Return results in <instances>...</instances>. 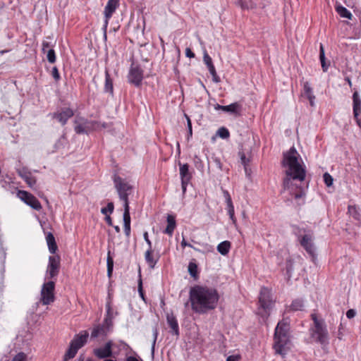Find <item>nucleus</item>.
<instances>
[{"mask_svg": "<svg viewBox=\"0 0 361 361\" xmlns=\"http://www.w3.org/2000/svg\"><path fill=\"white\" fill-rule=\"evenodd\" d=\"M282 165L286 169L283 189L288 190L295 200L302 198L305 195V190L295 184L294 181H303L306 176V169L300 155L294 147L283 153Z\"/></svg>", "mask_w": 361, "mask_h": 361, "instance_id": "nucleus-1", "label": "nucleus"}, {"mask_svg": "<svg viewBox=\"0 0 361 361\" xmlns=\"http://www.w3.org/2000/svg\"><path fill=\"white\" fill-rule=\"evenodd\" d=\"M217 290L212 287L195 285L190 288L189 300L192 311L199 314L214 310L219 302Z\"/></svg>", "mask_w": 361, "mask_h": 361, "instance_id": "nucleus-2", "label": "nucleus"}, {"mask_svg": "<svg viewBox=\"0 0 361 361\" xmlns=\"http://www.w3.org/2000/svg\"><path fill=\"white\" fill-rule=\"evenodd\" d=\"M288 319H285L279 322L275 329L274 348L276 353L281 355L282 357H285L287 352L286 345L288 342Z\"/></svg>", "mask_w": 361, "mask_h": 361, "instance_id": "nucleus-3", "label": "nucleus"}, {"mask_svg": "<svg viewBox=\"0 0 361 361\" xmlns=\"http://www.w3.org/2000/svg\"><path fill=\"white\" fill-rule=\"evenodd\" d=\"M311 318L313 321V326L310 329L312 337L322 346H327L329 336L324 320L318 319L315 313L311 314Z\"/></svg>", "mask_w": 361, "mask_h": 361, "instance_id": "nucleus-4", "label": "nucleus"}, {"mask_svg": "<svg viewBox=\"0 0 361 361\" xmlns=\"http://www.w3.org/2000/svg\"><path fill=\"white\" fill-rule=\"evenodd\" d=\"M113 181L119 199L123 202L124 210L130 209L128 197L133 192V186L128 180L116 173L113 176Z\"/></svg>", "mask_w": 361, "mask_h": 361, "instance_id": "nucleus-5", "label": "nucleus"}, {"mask_svg": "<svg viewBox=\"0 0 361 361\" xmlns=\"http://www.w3.org/2000/svg\"><path fill=\"white\" fill-rule=\"evenodd\" d=\"M259 304L258 314L264 319H267L272 305L271 291L267 288L263 287L261 288L259 295Z\"/></svg>", "mask_w": 361, "mask_h": 361, "instance_id": "nucleus-6", "label": "nucleus"}, {"mask_svg": "<svg viewBox=\"0 0 361 361\" xmlns=\"http://www.w3.org/2000/svg\"><path fill=\"white\" fill-rule=\"evenodd\" d=\"M74 123V130L77 134L87 133L90 130H97L100 125L99 121H89L82 117H76Z\"/></svg>", "mask_w": 361, "mask_h": 361, "instance_id": "nucleus-7", "label": "nucleus"}, {"mask_svg": "<svg viewBox=\"0 0 361 361\" xmlns=\"http://www.w3.org/2000/svg\"><path fill=\"white\" fill-rule=\"evenodd\" d=\"M55 282L49 281L44 283L40 292L39 302L44 305H48L54 302L55 300Z\"/></svg>", "mask_w": 361, "mask_h": 361, "instance_id": "nucleus-8", "label": "nucleus"}, {"mask_svg": "<svg viewBox=\"0 0 361 361\" xmlns=\"http://www.w3.org/2000/svg\"><path fill=\"white\" fill-rule=\"evenodd\" d=\"M60 267V256L58 255L49 256L45 278L47 279H54L56 278L59 274Z\"/></svg>", "mask_w": 361, "mask_h": 361, "instance_id": "nucleus-9", "label": "nucleus"}, {"mask_svg": "<svg viewBox=\"0 0 361 361\" xmlns=\"http://www.w3.org/2000/svg\"><path fill=\"white\" fill-rule=\"evenodd\" d=\"M143 80V70L137 65L132 64L128 74V82L138 87Z\"/></svg>", "mask_w": 361, "mask_h": 361, "instance_id": "nucleus-10", "label": "nucleus"}, {"mask_svg": "<svg viewBox=\"0 0 361 361\" xmlns=\"http://www.w3.org/2000/svg\"><path fill=\"white\" fill-rule=\"evenodd\" d=\"M17 197L37 211H39L42 209L39 201L34 195L27 191L18 190Z\"/></svg>", "mask_w": 361, "mask_h": 361, "instance_id": "nucleus-11", "label": "nucleus"}, {"mask_svg": "<svg viewBox=\"0 0 361 361\" xmlns=\"http://www.w3.org/2000/svg\"><path fill=\"white\" fill-rule=\"evenodd\" d=\"M313 240L314 236L311 233L305 234L299 239L301 246L314 258L315 257V246Z\"/></svg>", "mask_w": 361, "mask_h": 361, "instance_id": "nucleus-12", "label": "nucleus"}, {"mask_svg": "<svg viewBox=\"0 0 361 361\" xmlns=\"http://www.w3.org/2000/svg\"><path fill=\"white\" fill-rule=\"evenodd\" d=\"M74 115L73 111L70 108H63L54 112L52 117L56 118L62 126H64L68 120Z\"/></svg>", "mask_w": 361, "mask_h": 361, "instance_id": "nucleus-13", "label": "nucleus"}, {"mask_svg": "<svg viewBox=\"0 0 361 361\" xmlns=\"http://www.w3.org/2000/svg\"><path fill=\"white\" fill-rule=\"evenodd\" d=\"M119 0H109L104 8L105 27L107 26L109 20L111 18L113 13L118 7Z\"/></svg>", "mask_w": 361, "mask_h": 361, "instance_id": "nucleus-14", "label": "nucleus"}, {"mask_svg": "<svg viewBox=\"0 0 361 361\" xmlns=\"http://www.w3.org/2000/svg\"><path fill=\"white\" fill-rule=\"evenodd\" d=\"M215 110H222L225 112H228L235 116H239L240 114L241 105L238 102H234L227 106H222L219 104L214 105Z\"/></svg>", "mask_w": 361, "mask_h": 361, "instance_id": "nucleus-15", "label": "nucleus"}, {"mask_svg": "<svg viewBox=\"0 0 361 361\" xmlns=\"http://www.w3.org/2000/svg\"><path fill=\"white\" fill-rule=\"evenodd\" d=\"M353 109L354 117L357 121V124L360 126V120L359 115L361 113V99L359 97L358 92L356 91L353 94Z\"/></svg>", "mask_w": 361, "mask_h": 361, "instance_id": "nucleus-16", "label": "nucleus"}, {"mask_svg": "<svg viewBox=\"0 0 361 361\" xmlns=\"http://www.w3.org/2000/svg\"><path fill=\"white\" fill-rule=\"evenodd\" d=\"M112 342H107L104 347L97 348L94 350V355L99 358L109 357L112 355Z\"/></svg>", "mask_w": 361, "mask_h": 361, "instance_id": "nucleus-17", "label": "nucleus"}, {"mask_svg": "<svg viewBox=\"0 0 361 361\" xmlns=\"http://www.w3.org/2000/svg\"><path fill=\"white\" fill-rule=\"evenodd\" d=\"M88 336V332L87 331H82L80 334L75 335L71 343H73L75 347L80 349L86 343Z\"/></svg>", "mask_w": 361, "mask_h": 361, "instance_id": "nucleus-18", "label": "nucleus"}, {"mask_svg": "<svg viewBox=\"0 0 361 361\" xmlns=\"http://www.w3.org/2000/svg\"><path fill=\"white\" fill-rule=\"evenodd\" d=\"M234 4L244 11H255L257 8V4L252 0H235Z\"/></svg>", "mask_w": 361, "mask_h": 361, "instance_id": "nucleus-19", "label": "nucleus"}, {"mask_svg": "<svg viewBox=\"0 0 361 361\" xmlns=\"http://www.w3.org/2000/svg\"><path fill=\"white\" fill-rule=\"evenodd\" d=\"M145 259L149 267L153 269L157 263L159 259V256L157 255L154 257L153 255L152 248H148L145 253Z\"/></svg>", "mask_w": 361, "mask_h": 361, "instance_id": "nucleus-20", "label": "nucleus"}, {"mask_svg": "<svg viewBox=\"0 0 361 361\" xmlns=\"http://www.w3.org/2000/svg\"><path fill=\"white\" fill-rule=\"evenodd\" d=\"M46 240L49 252L51 254H55L58 249V247L54 235L51 233H48L46 236Z\"/></svg>", "mask_w": 361, "mask_h": 361, "instance_id": "nucleus-21", "label": "nucleus"}, {"mask_svg": "<svg viewBox=\"0 0 361 361\" xmlns=\"http://www.w3.org/2000/svg\"><path fill=\"white\" fill-rule=\"evenodd\" d=\"M176 226V223L175 217L173 215L169 214L167 216V226L164 231V233L169 235H172Z\"/></svg>", "mask_w": 361, "mask_h": 361, "instance_id": "nucleus-22", "label": "nucleus"}, {"mask_svg": "<svg viewBox=\"0 0 361 361\" xmlns=\"http://www.w3.org/2000/svg\"><path fill=\"white\" fill-rule=\"evenodd\" d=\"M123 224H124V231L127 236L130 235V209H125L123 212Z\"/></svg>", "mask_w": 361, "mask_h": 361, "instance_id": "nucleus-23", "label": "nucleus"}, {"mask_svg": "<svg viewBox=\"0 0 361 361\" xmlns=\"http://www.w3.org/2000/svg\"><path fill=\"white\" fill-rule=\"evenodd\" d=\"M19 176L26 182V183L32 188L36 183V178L33 177L30 172L20 171Z\"/></svg>", "mask_w": 361, "mask_h": 361, "instance_id": "nucleus-24", "label": "nucleus"}, {"mask_svg": "<svg viewBox=\"0 0 361 361\" xmlns=\"http://www.w3.org/2000/svg\"><path fill=\"white\" fill-rule=\"evenodd\" d=\"M104 91L106 92H109L111 95L114 94L113 80L111 78L108 71H105Z\"/></svg>", "mask_w": 361, "mask_h": 361, "instance_id": "nucleus-25", "label": "nucleus"}, {"mask_svg": "<svg viewBox=\"0 0 361 361\" xmlns=\"http://www.w3.org/2000/svg\"><path fill=\"white\" fill-rule=\"evenodd\" d=\"M180 176L181 180H190L191 178V174L189 172V166L188 164H180Z\"/></svg>", "mask_w": 361, "mask_h": 361, "instance_id": "nucleus-26", "label": "nucleus"}, {"mask_svg": "<svg viewBox=\"0 0 361 361\" xmlns=\"http://www.w3.org/2000/svg\"><path fill=\"white\" fill-rule=\"evenodd\" d=\"M319 59L322 65V68L324 72H326L329 67L330 63H326L324 48V46L321 44L319 47Z\"/></svg>", "mask_w": 361, "mask_h": 361, "instance_id": "nucleus-27", "label": "nucleus"}, {"mask_svg": "<svg viewBox=\"0 0 361 361\" xmlns=\"http://www.w3.org/2000/svg\"><path fill=\"white\" fill-rule=\"evenodd\" d=\"M167 322L172 329L173 334L176 336L179 334L178 324L176 319L173 316H167Z\"/></svg>", "mask_w": 361, "mask_h": 361, "instance_id": "nucleus-28", "label": "nucleus"}, {"mask_svg": "<svg viewBox=\"0 0 361 361\" xmlns=\"http://www.w3.org/2000/svg\"><path fill=\"white\" fill-rule=\"evenodd\" d=\"M336 11L341 18H348L349 20H351L353 18L350 11L341 5L336 6Z\"/></svg>", "mask_w": 361, "mask_h": 361, "instance_id": "nucleus-29", "label": "nucleus"}, {"mask_svg": "<svg viewBox=\"0 0 361 361\" xmlns=\"http://www.w3.org/2000/svg\"><path fill=\"white\" fill-rule=\"evenodd\" d=\"M231 249V243L228 240L220 243L217 246V251L222 255H226Z\"/></svg>", "mask_w": 361, "mask_h": 361, "instance_id": "nucleus-30", "label": "nucleus"}, {"mask_svg": "<svg viewBox=\"0 0 361 361\" xmlns=\"http://www.w3.org/2000/svg\"><path fill=\"white\" fill-rule=\"evenodd\" d=\"M304 93L307 98L309 99L310 105L313 106L315 97L314 96L312 89L308 82H305L304 84Z\"/></svg>", "mask_w": 361, "mask_h": 361, "instance_id": "nucleus-31", "label": "nucleus"}, {"mask_svg": "<svg viewBox=\"0 0 361 361\" xmlns=\"http://www.w3.org/2000/svg\"><path fill=\"white\" fill-rule=\"evenodd\" d=\"M106 334V329L104 326H96L93 328L91 333V338H95L101 336H105Z\"/></svg>", "mask_w": 361, "mask_h": 361, "instance_id": "nucleus-32", "label": "nucleus"}, {"mask_svg": "<svg viewBox=\"0 0 361 361\" xmlns=\"http://www.w3.org/2000/svg\"><path fill=\"white\" fill-rule=\"evenodd\" d=\"M304 308V302L302 300L295 299L289 306V310L291 311H302Z\"/></svg>", "mask_w": 361, "mask_h": 361, "instance_id": "nucleus-33", "label": "nucleus"}, {"mask_svg": "<svg viewBox=\"0 0 361 361\" xmlns=\"http://www.w3.org/2000/svg\"><path fill=\"white\" fill-rule=\"evenodd\" d=\"M78 350L79 349L77 347H75L73 343H71L69 348L64 355V361L73 358Z\"/></svg>", "mask_w": 361, "mask_h": 361, "instance_id": "nucleus-34", "label": "nucleus"}, {"mask_svg": "<svg viewBox=\"0 0 361 361\" xmlns=\"http://www.w3.org/2000/svg\"><path fill=\"white\" fill-rule=\"evenodd\" d=\"M223 195H224V197L225 198V201H226V203L227 205V207H226L227 211L233 209L234 206L233 204L231 197L229 192L226 190H223Z\"/></svg>", "mask_w": 361, "mask_h": 361, "instance_id": "nucleus-35", "label": "nucleus"}, {"mask_svg": "<svg viewBox=\"0 0 361 361\" xmlns=\"http://www.w3.org/2000/svg\"><path fill=\"white\" fill-rule=\"evenodd\" d=\"M188 272L192 277L196 278L197 276V265L192 262L188 264Z\"/></svg>", "mask_w": 361, "mask_h": 361, "instance_id": "nucleus-36", "label": "nucleus"}, {"mask_svg": "<svg viewBox=\"0 0 361 361\" xmlns=\"http://www.w3.org/2000/svg\"><path fill=\"white\" fill-rule=\"evenodd\" d=\"M106 264H107V274H108V276L110 277L111 276V274L113 271V267H114V259L110 256V252H108Z\"/></svg>", "mask_w": 361, "mask_h": 361, "instance_id": "nucleus-37", "label": "nucleus"}, {"mask_svg": "<svg viewBox=\"0 0 361 361\" xmlns=\"http://www.w3.org/2000/svg\"><path fill=\"white\" fill-rule=\"evenodd\" d=\"M207 68H208L210 74L212 75V80L214 82H216V83L219 82L221 81V80H220V78L219 77V75L216 73V71L214 66V65L210 66Z\"/></svg>", "mask_w": 361, "mask_h": 361, "instance_id": "nucleus-38", "label": "nucleus"}, {"mask_svg": "<svg viewBox=\"0 0 361 361\" xmlns=\"http://www.w3.org/2000/svg\"><path fill=\"white\" fill-rule=\"evenodd\" d=\"M216 135L223 139H226V138L229 137V136H230L228 130L224 127L220 128L217 130Z\"/></svg>", "mask_w": 361, "mask_h": 361, "instance_id": "nucleus-39", "label": "nucleus"}, {"mask_svg": "<svg viewBox=\"0 0 361 361\" xmlns=\"http://www.w3.org/2000/svg\"><path fill=\"white\" fill-rule=\"evenodd\" d=\"M194 164L196 169L200 171H204V164L202 159L197 155L194 157Z\"/></svg>", "mask_w": 361, "mask_h": 361, "instance_id": "nucleus-40", "label": "nucleus"}, {"mask_svg": "<svg viewBox=\"0 0 361 361\" xmlns=\"http://www.w3.org/2000/svg\"><path fill=\"white\" fill-rule=\"evenodd\" d=\"M114 205L113 202H109L106 207H103L101 209V212L103 214L107 215L108 213L111 214L114 212Z\"/></svg>", "mask_w": 361, "mask_h": 361, "instance_id": "nucleus-41", "label": "nucleus"}, {"mask_svg": "<svg viewBox=\"0 0 361 361\" xmlns=\"http://www.w3.org/2000/svg\"><path fill=\"white\" fill-rule=\"evenodd\" d=\"M47 52V58L48 61L51 63H54L56 61V54L54 50L53 49H49Z\"/></svg>", "mask_w": 361, "mask_h": 361, "instance_id": "nucleus-42", "label": "nucleus"}, {"mask_svg": "<svg viewBox=\"0 0 361 361\" xmlns=\"http://www.w3.org/2000/svg\"><path fill=\"white\" fill-rule=\"evenodd\" d=\"M157 336H158L157 328V327H154L153 328V337H154V339H153V341H152V348H151V352H152V356H154V348H155V344H156V341H157Z\"/></svg>", "mask_w": 361, "mask_h": 361, "instance_id": "nucleus-43", "label": "nucleus"}, {"mask_svg": "<svg viewBox=\"0 0 361 361\" xmlns=\"http://www.w3.org/2000/svg\"><path fill=\"white\" fill-rule=\"evenodd\" d=\"M323 177H324V183L328 187L332 185L334 179L329 173H325L324 174Z\"/></svg>", "mask_w": 361, "mask_h": 361, "instance_id": "nucleus-44", "label": "nucleus"}, {"mask_svg": "<svg viewBox=\"0 0 361 361\" xmlns=\"http://www.w3.org/2000/svg\"><path fill=\"white\" fill-rule=\"evenodd\" d=\"M203 61L207 68H209V66H210L214 65L212 58L209 56V54L207 53V51H204V53Z\"/></svg>", "mask_w": 361, "mask_h": 361, "instance_id": "nucleus-45", "label": "nucleus"}, {"mask_svg": "<svg viewBox=\"0 0 361 361\" xmlns=\"http://www.w3.org/2000/svg\"><path fill=\"white\" fill-rule=\"evenodd\" d=\"M51 74L52 77L54 78V79L56 82H58L60 80L61 76H60V74L59 73V70H58L56 66H54V67L52 68Z\"/></svg>", "mask_w": 361, "mask_h": 361, "instance_id": "nucleus-46", "label": "nucleus"}, {"mask_svg": "<svg viewBox=\"0 0 361 361\" xmlns=\"http://www.w3.org/2000/svg\"><path fill=\"white\" fill-rule=\"evenodd\" d=\"M227 212H228V214L229 215V217H230L231 220L232 221L233 224L235 226H237V220H236V218L235 217L234 209H232V210H228Z\"/></svg>", "mask_w": 361, "mask_h": 361, "instance_id": "nucleus-47", "label": "nucleus"}, {"mask_svg": "<svg viewBox=\"0 0 361 361\" xmlns=\"http://www.w3.org/2000/svg\"><path fill=\"white\" fill-rule=\"evenodd\" d=\"M25 355L23 353H20L16 355L12 360V361H25Z\"/></svg>", "mask_w": 361, "mask_h": 361, "instance_id": "nucleus-48", "label": "nucleus"}, {"mask_svg": "<svg viewBox=\"0 0 361 361\" xmlns=\"http://www.w3.org/2000/svg\"><path fill=\"white\" fill-rule=\"evenodd\" d=\"M240 155L241 163L245 166V169H246V166L249 163V159L246 158L244 153H240Z\"/></svg>", "mask_w": 361, "mask_h": 361, "instance_id": "nucleus-49", "label": "nucleus"}, {"mask_svg": "<svg viewBox=\"0 0 361 361\" xmlns=\"http://www.w3.org/2000/svg\"><path fill=\"white\" fill-rule=\"evenodd\" d=\"M343 326L342 323H341L339 326H338V333H337V338L340 341L342 340L343 336Z\"/></svg>", "mask_w": 361, "mask_h": 361, "instance_id": "nucleus-50", "label": "nucleus"}, {"mask_svg": "<svg viewBox=\"0 0 361 361\" xmlns=\"http://www.w3.org/2000/svg\"><path fill=\"white\" fill-rule=\"evenodd\" d=\"M213 159V161L214 163L215 164L216 166L220 170V171H223V168H222V164L221 162V160L218 157H214L212 158Z\"/></svg>", "mask_w": 361, "mask_h": 361, "instance_id": "nucleus-51", "label": "nucleus"}, {"mask_svg": "<svg viewBox=\"0 0 361 361\" xmlns=\"http://www.w3.org/2000/svg\"><path fill=\"white\" fill-rule=\"evenodd\" d=\"M185 117L187 118V126H188V135L189 136H192V123H191V121H190V118L187 115H185Z\"/></svg>", "mask_w": 361, "mask_h": 361, "instance_id": "nucleus-52", "label": "nucleus"}, {"mask_svg": "<svg viewBox=\"0 0 361 361\" xmlns=\"http://www.w3.org/2000/svg\"><path fill=\"white\" fill-rule=\"evenodd\" d=\"M140 276H141L140 275V279L138 281V292H139L141 298L142 299H144V293H143V290H142V279H141Z\"/></svg>", "mask_w": 361, "mask_h": 361, "instance_id": "nucleus-53", "label": "nucleus"}, {"mask_svg": "<svg viewBox=\"0 0 361 361\" xmlns=\"http://www.w3.org/2000/svg\"><path fill=\"white\" fill-rule=\"evenodd\" d=\"M51 47V45L50 44V43L49 42H47V41H44L42 42V51L43 52H47L49 48Z\"/></svg>", "mask_w": 361, "mask_h": 361, "instance_id": "nucleus-54", "label": "nucleus"}, {"mask_svg": "<svg viewBox=\"0 0 361 361\" xmlns=\"http://www.w3.org/2000/svg\"><path fill=\"white\" fill-rule=\"evenodd\" d=\"M356 314V312L355 310H354L353 309H350L347 311L346 312V317L348 318V319H352L353 318Z\"/></svg>", "mask_w": 361, "mask_h": 361, "instance_id": "nucleus-55", "label": "nucleus"}, {"mask_svg": "<svg viewBox=\"0 0 361 361\" xmlns=\"http://www.w3.org/2000/svg\"><path fill=\"white\" fill-rule=\"evenodd\" d=\"M143 237H144V239H145V242L148 245V248H152V242L149 239V237H148V233L147 232H145L144 234H143Z\"/></svg>", "mask_w": 361, "mask_h": 361, "instance_id": "nucleus-56", "label": "nucleus"}, {"mask_svg": "<svg viewBox=\"0 0 361 361\" xmlns=\"http://www.w3.org/2000/svg\"><path fill=\"white\" fill-rule=\"evenodd\" d=\"M180 245H181V247H183V248H184L185 247L188 246V247H192V248H193V249H195V247H193L190 243H188L185 240V238H183V240H182V241H181V243H180Z\"/></svg>", "mask_w": 361, "mask_h": 361, "instance_id": "nucleus-57", "label": "nucleus"}, {"mask_svg": "<svg viewBox=\"0 0 361 361\" xmlns=\"http://www.w3.org/2000/svg\"><path fill=\"white\" fill-rule=\"evenodd\" d=\"M185 55L188 58H194L195 57V54L192 51V50L190 48H186Z\"/></svg>", "mask_w": 361, "mask_h": 361, "instance_id": "nucleus-58", "label": "nucleus"}, {"mask_svg": "<svg viewBox=\"0 0 361 361\" xmlns=\"http://www.w3.org/2000/svg\"><path fill=\"white\" fill-rule=\"evenodd\" d=\"M190 180H181V185H182V190L183 192L185 193L186 191V187L188 184Z\"/></svg>", "mask_w": 361, "mask_h": 361, "instance_id": "nucleus-59", "label": "nucleus"}, {"mask_svg": "<svg viewBox=\"0 0 361 361\" xmlns=\"http://www.w3.org/2000/svg\"><path fill=\"white\" fill-rule=\"evenodd\" d=\"M226 361H239V357L235 355H230L227 357Z\"/></svg>", "mask_w": 361, "mask_h": 361, "instance_id": "nucleus-60", "label": "nucleus"}, {"mask_svg": "<svg viewBox=\"0 0 361 361\" xmlns=\"http://www.w3.org/2000/svg\"><path fill=\"white\" fill-rule=\"evenodd\" d=\"M105 220H106V223L108 224L109 226H113L112 219H111V218L110 217L109 215H106V216Z\"/></svg>", "mask_w": 361, "mask_h": 361, "instance_id": "nucleus-61", "label": "nucleus"}, {"mask_svg": "<svg viewBox=\"0 0 361 361\" xmlns=\"http://www.w3.org/2000/svg\"><path fill=\"white\" fill-rule=\"evenodd\" d=\"M126 361H140V360L133 356H130V357H127Z\"/></svg>", "mask_w": 361, "mask_h": 361, "instance_id": "nucleus-62", "label": "nucleus"}, {"mask_svg": "<svg viewBox=\"0 0 361 361\" xmlns=\"http://www.w3.org/2000/svg\"><path fill=\"white\" fill-rule=\"evenodd\" d=\"M99 123H100L99 128L97 130L107 128V124L106 123H101V122H99Z\"/></svg>", "mask_w": 361, "mask_h": 361, "instance_id": "nucleus-63", "label": "nucleus"}, {"mask_svg": "<svg viewBox=\"0 0 361 361\" xmlns=\"http://www.w3.org/2000/svg\"><path fill=\"white\" fill-rule=\"evenodd\" d=\"M104 322L106 323V324L107 326H109V325L110 324V323L111 322V319H110V318L106 317V318L105 319V320H104Z\"/></svg>", "mask_w": 361, "mask_h": 361, "instance_id": "nucleus-64", "label": "nucleus"}]
</instances>
